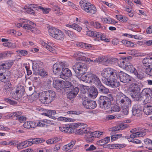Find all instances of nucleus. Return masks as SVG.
<instances>
[{"label": "nucleus", "instance_id": "nucleus-24", "mask_svg": "<svg viewBox=\"0 0 152 152\" xmlns=\"http://www.w3.org/2000/svg\"><path fill=\"white\" fill-rule=\"evenodd\" d=\"M88 92L89 96L93 99L96 98L98 94L97 88L94 86L90 87L89 89Z\"/></svg>", "mask_w": 152, "mask_h": 152}, {"label": "nucleus", "instance_id": "nucleus-51", "mask_svg": "<svg viewBox=\"0 0 152 152\" xmlns=\"http://www.w3.org/2000/svg\"><path fill=\"white\" fill-rule=\"evenodd\" d=\"M74 144V143H69L63 146V149L65 151L68 150L72 148Z\"/></svg>", "mask_w": 152, "mask_h": 152}, {"label": "nucleus", "instance_id": "nucleus-16", "mask_svg": "<svg viewBox=\"0 0 152 152\" xmlns=\"http://www.w3.org/2000/svg\"><path fill=\"white\" fill-rule=\"evenodd\" d=\"M143 104L134 105L132 108V113L134 116H140L141 115L143 109Z\"/></svg>", "mask_w": 152, "mask_h": 152}, {"label": "nucleus", "instance_id": "nucleus-36", "mask_svg": "<svg viewBox=\"0 0 152 152\" xmlns=\"http://www.w3.org/2000/svg\"><path fill=\"white\" fill-rule=\"evenodd\" d=\"M89 132L87 134H90L89 135L93 137V138L98 137L100 136L103 134L102 132H100L98 131H96L94 132H91L90 129H89Z\"/></svg>", "mask_w": 152, "mask_h": 152}, {"label": "nucleus", "instance_id": "nucleus-62", "mask_svg": "<svg viewBox=\"0 0 152 152\" xmlns=\"http://www.w3.org/2000/svg\"><path fill=\"white\" fill-rule=\"evenodd\" d=\"M39 6H38L37 4H29L28 5V7L25 6V8L26 9H27V8L28 7L29 8H31L32 9V8H35V9H36V10H38L39 9H38V7Z\"/></svg>", "mask_w": 152, "mask_h": 152}, {"label": "nucleus", "instance_id": "nucleus-26", "mask_svg": "<svg viewBox=\"0 0 152 152\" xmlns=\"http://www.w3.org/2000/svg\"><path fill=\"white\" fill-rule=\"evenodd\" d=\"M13 63L12 61H8L3 63H1L0 64V69H2L4 70L9 69L13 65Z\"/></svg>", "mask_w": 152, "mask_h": 152}, {"label": "nucleus", "instance_id": "nucleus-18", "mask_svg": "<svg viewBox=\"0 0 152 152\" xmlns=\"http://www.w3.org/2000/svg\"><path fill=\"white\" fill-rule=\"evenodd\" d=\"M65 67L64 63V62L56 63L54 64L53 66V72L56 74L59 72L62 71Z\"/></svg>", "mask_w": 152, "mask_h": 152}, {"label": "nucleus", "instance_id": "nucleus-58", "mask_svg": "<svg viewBox=\"0 0 152 152\" xmlns=\"http://www.w3.org/2000/svg\"><path fill=\"white\" fill-rule=\"evenodd\" d=\"M72 28L78 32H80L82 30L81 27L76 23L72 24Z\"/></svg>", "mask_w": 152, "mask_h": 152}, {"label": "nucleus", "instance_id": "nucleus-35", "mask_svg": "<svg viewBox=\"0 0 152 152\" xmlns=\"http://www.w3.org/2000/svg\"><path fill=\"white\" fill-rule=\"evenodd\" d=\"M142 94L147 96L146 98H148V99L149 97L148 96H151L150 97L151 98V96H152V89H151L150 88H145L143 89L142 91Z\"/></svg>", "mask_w": 152, "mask_h": 152}, {"label": "nucleus", "instance_id": "nucleus-4", "mask_svg": "<svg viewBox=\"0 0 152 152\" xmlns=\"http://www.w3.org/2000/svg\"><path fill=\"white\" fill-rule=\"evenodd\" d=\"M79 3L81 8L87 13L92 15L96 12V7L86 1L81 0Z\"/></svg>", "mask_w": 152, "mask_h": 152}, {"label": "nucleus", "instance_id": "nucleus-15", "mask_svg": "<svg viewBox=\"0 0 152 152\" xmlns=\"http://www.w3.org/2000/svg\"><path fill=\"white\" fill-rule=\"evenodd\" d=\"M60 77L65 80H68L69 77L72 75L71 71L68 68H64L61 71Z\"/></svg>", "mask_w": 152, "mask_h": 152}, {"label": "nucleus", "instance_id": "nucleus-43", "mask_svg": "<svg viewBox=\"0 0 152 152\" xmlns=\"http://www.w3.org/2000/svg\"><path fill=\"white\" fill-rule=\"evenodd\" d=\"M121 110V108L119 106L116 105H114L112 106L109 110L110 113H113L115 112H118Z\"/></svg>", "mask_w": 152, "mask_h": 152}, {"label": "nucleus", "instance_id": "nucleus-10", "mask_svg": "<svg viewBox=\"0 0 152 152\" xmlns=\"http://www.w3.org/2000/svg\"><path fill=\"white\" fill-rule=\"evenodd\" d=\"M119 75L120 81L123 83H131L134 81L133 78L122 71L119 72Z\"/></svg>", "mask_w": 152, "mask_h": 152}, {"label": "nucleus", "instance_id": "nucleus-20", "mask_svg": "<svg viewBox=\"0 0 152 152\" xmlns=\"http://www.w3.org/2000/svg\"><path fill=\"white\" fill-rule=\"evenodd\" d=\"M129 86V92L139 91L140 88L139 86L137 84L136 80L134 79V82H131Z\"/></svg>", "mask_w": 152, "mask_h": 152}, {"label": "nucleus", "instance_id": "nucleus-50", "mask_svg": "<svg viewBox=\"0 0 152 152\" xmlns=\"http://www.w3.org/2000/svg\"><path fill=\"white\" fill-rule=\"evenodd\" d=\"M11 95L12 96L14 99L18 100L19 99L20 94L16 90L15 91H13Z\"/></svg>", "mask_w": 152, "mask_h": 152}, {"label": "nucleus", "instance_id": "nucleus-5", "mask_svg": "<svg viewBox=\"0 0 152 152\" xmlns=\"http://www.w3.org/2000/svg\"><path fill=\"white\" fill-rule=\"evenodd\" d=\"M113 100L112 96L108 97L101 96L99 98L98 104L101 108L103 109H107L109 108L111 104V101Z\"/></svg>", "mask_w": 152, "mask_h": 152}, {"label": "nucleus", "instance_id": "nucleus-37", "mask_svg": "<svg viewBox=\"0 0 152 152\" xmlns=\"http://www.w3.org/2000/svg\"><path fill=\"white\" fill-rule=\"evenodd\" d=\"M80 128L76 130V134H83V133H86L87 134L88 133V132H89V128H87V129H85V126H80Z\"/></svg>", "mask_w": 152, "mask_h": 152}, {"label": "nucleus", "instance_id": "nucleus-2", "mask_svg": "<svg viewBox=\"0 0 152 152\" xmlns=\"http://www.w3.org/2000/svg\"><path fill=\"white\" fill-rule=\"evenodd\" d=\"M40 96V100L43 104H49L53 101L56 97L55 92L53 91H45Z\"/></svg>", "mask_w": 152, "mask_h": 152}, {"label": "nucleus", "instance_id": "nucleus-27", "mask_svg": "<svg viewBox=\"0 0 152 152\" xmlns=\"http://www.w3.org/2000/svg\"><path fill=\"white\" fill-rule=\"evenodd\" d=\"M63 82V81L61 80H54L53 81V86L58 90L61 89V88H62Z\"/></svg>", "mask_w": 152, "mask_h": 152}, {"label": "nucleus", "instance_id": "nucleus-64", "mask_svg": "<svg viewBox=\"0 0 152 152\" xmlns=\"http://www.w3.org/2000/svg\"><path fill=\"white\" fill-rule=\"evenodd\" d=\"M102 62H104V64H108L110 62V58H108L107 57H102Z\"/></svg>", "mask_w": 152, "mask_h": 152}, {"label": "nucleus", "instance_id": "nucleus-57", "mask_svg": "<svg viewBox=\"0 0 152 152\" xmlns=\"http://www.w3.org/2000/svg\"><path fill=\"white\" fill-rule=\"evenodd\" d=\"M59 129L60 130L61 132L70 133V128L64 127H60Z\"/></svg>", "mask_w": 152, "mask_h": 152}, {"label": "nucleus", "instance_id": "nucleus-23", "mask_svg": "<svg viewBox=\"0 0 152 152\" xmlns=\"http://www.w3.org/2000/svg\"><path fill=\"white\" fill-rule=\"evenodd\" d=\"M90 83H92L95 84L97 87L102 84L98 77L96 75L93 74L91 75Z\"/></svg>", "mask_w": 152, "mask_h": 152}, {"label": "nucleus", "instance_id": "nucleus-47", "mask_svg": "<svg viewBox=\"0 0 152 152\" xmlns=\"http://www.w3.org/2000/svg\"><path fill=\"white\" fill-rule=\"evenodd\" d=\"M16 90L20 95H23L24 94L25 92V89L24 87L21 86H18Z\"/></svg>", "mask_w": 152, "mask_h": 152}, {"label": "nucleus", "instance_id": "nucleus-12", "mask_svg": "<svg viewBox=\"0 0 152 152\" xmlns=\"http://www.w3.org/2000/svg\"><path fill=\"white\" fill-rule=\"evenodd\" d=\"M144 101L147 102L144 104L143 110L145 114L147 115H150L152 114V102L148 100V98H146Z\"/></svg>", "mask_w": 152, "mask_h": 152}, {"label": "nucleus", "instance_id": "nucleus-7", "mask_svg": "<svg viewBox=\"0 0 152 152\" xmlns=\"http://www.w3.org/2000/svg\"><path fill=\"white\" fill-rule=\"evenodd\" d=\"M50 35L53 38L60 40L64 39L65 35L61 30L55 28H51L48 30Z\"/></svg>", "mask_w": 152, "mask_h": 152}, {"label": "nucleus", "instance_id": "nucleus-55", "mask_svg": "<svg viewBox=\"0 0 152 152\" xmlns=\"http://www.w3.org/2000/svg\"><path fill=\"white\" fill-rule=\"evenodd\" d=\"M48 116L50 118H53V115H54L56 113V111L54 110H47ZM54 118L55 117H53Z\"/></svg>", "mask_w": 152, "mask_h": 152}, {"label": "nucleus", "instance_id": "nucleus-33", "mask_svg": "<svg viewBox=\"0 0 152 152\" xmlns=\"http://www.w3.org/2000/svg\"><path fill=\"white\" fill-rule=\"evenodd\" d=\"M22 113L20 111L13 112L9 114V116L15 120H17L19 116L21 115Z\"/></svg>", "mask_w": 152, "mask_h": 152}, {"label": "nucleus", "instance_id": "nucleus-30", "mask_svg": "<svg viewBox=\"0 0 152 152\" xmlns=\"http://www.w3.org/2000/svg\"><path fill=\"white\" fill-rule=\"evenodd\" d=\"M63 81L62 88H64L65 90L69 91L73 89L74 87L70 82L67 80Z\"/></svg>", "mask_w": 152, "mask_h": 152}, {"label": "nucleus", "instance_id": "nucleus-34", "mask_svg": "<svg viewBox=\"0 0 152 152\" xmlns=\"http://www.w3.org/2000/svg\"><path fill=\"white\" fill-rule=\"evenodd\" d=\"M45 140L42 138H36L33 139H30L28 140H26L24 142H45Z\"/></svg>", "mask_w": 152, "mask_h": 152}, {"label": "nucleus", "instance_id": "nucleus-59", "mask_svg": "<svg viewBox=\"0 0 152 152\" xmlns=\"http://www.w3.org/2000/svg\"><path fill=\"white\" fill-rule=\"evenodd\" d=\"M122 136L121 134H117L111 136V141L113 142L115 140L118 139V137H121Z\"/></svg>", "mask_w": 152, "mask_h": 152}, {"label": "nucleus", "instance_id": "nucleus-9", "mask_svg": "<svg viewBox=\"0 0 152 152\" xmlns=\"http://www.w3.org/2000/svg\"><path fill=\"white\" fill-rule=\"evenodd\" d=\"M80 99L83 101V104L87 109H94L96 106L95 101L88 99L87 97L82 94L80 96Z\"/></svg>", "mask_w": 152, "mask_h": 152}, {"label": "nucleus", "instance_id": "nucleus-56", "mask_svg": "<svg viewBox=\"0 0 152 152\" xmlns=\"http://www.w3.org/2000/svg\"><path fill=\"white\" fill-rule=\"evenodd\" d=\"M38 9H41L43 13L47 14L49 13V12L50 10V9L48 8H44L41 6H39Z\"/></svg>", "mask_w": 152, "mask_h": 152}, {"label": "nucleus", "instance_id": "nucleus-28", "mask_svg": "<svg viewBox=\"0 0 152 152\" xmlns=\"http://www.w3.org/2000/svg\"><path fill=\"white\" fill-rule=\"evenodd\" d=\"M25 26H23V28L27 30H30L31 32L34 33L35 32V28H34L35 26L34 23L30 21H28V24H26Z\"/></svg>", "mask_w": 152, "mask_h": 152}, {"label": "nucleus", "instance_id": "nucleus-49", "mask_svg": "<svg viewBox=\"0 0 152 152\" xmlns=\"http://www.w3.org/2000/svg\"><path fill=\"white\" fill-rule=\"evenodd\" d=\"M94 24V27L96 28H101L103 30L106 29V27L104 26H102L101 24L98 22H95Z\"/></svg>", "mask_w": 152, "mask_h": 152}, {"label": "nucleus", "instance_id": "nucleus-19", "mask_svg": "<svg viewBox=\"0 0 152 152\" xmlns=\"http://www.w3.org/2000/svg\"><path fill=\"white\" fill-rule=\"evenodd\" d=\"M65 67L64 63V62L56 63L54 64L53 66V72L56 74L59 72L62 71Z\"/></svg>", "mask_w": 152, "mask_h": 152}, {"label": "nucleus", "instance_id": "nucleus-42", "mask_svg": "<svg viewBox=\"0 0 152 152\" xmlns=\"http://www.w3.org/2000/svg\"><path fill=\"white\" fill-rule=\"evenodd\" d=\"M42 45L45 48H46L48 50L52 53H56V50L50 46L48 45L47 44L44 42L42 43Z\"/></svg>", "mask_w": 152, "mask_h": 152}, {"label": "nucleus", "instance_id": "nucleus-61", "mask_svg": "<svg viewBox=\"0 0 152 152\" xmlns=\"http://www.w3.org/2000/svg\"><path fill=\"white\" fill-rule=\"evenodd\" d=\"M64 32L66 35L70 38H72L74 37V35L73 33L70 31L65 30Z\"/></svg>", "mask_w": 152, "mask_h": 152}, {"label": "nucleus", "instance_id": "nucleus-44", "mask_svg": "<svg viewBox=\"0 0 152 152\" xmlns=\"http://www.w3.org/2000/svg\"><path fill=\"white\" fill-rule=\"evenodd\" d=\"M121 42L124 44L127 47H134V44L131 41L125 40H123Z\"/></svg>", "mask_w": 152, "mask_h": 152}, {"label": "nucleus", "instance_id": "nucleus-8", "mask_svg": "<svg viewBox=\"0 0 152 152\" xmlns=\"http://www.w3.org/2000/svg\"><path fill=\"white\" fill-rule=\"evenodd\" d=\"M116 103L119 106H121L131 104V100L122 93H119L116 96Z\"/></svg>", "mask_w": 152, "mask_h": 152}, {"label": "nucleus", "instance_id": "nucleus-54", "mask_svg": "<svg viewBox=\"0 0 152 152\" xmlns=\"http://www.w3.org/2000/svg\"><path fill=\"white\" fill-rule=\"evenodd\" d=\"M133 74L139 79L142 80L144 77L143 76L142 74L138 72L137 70Z\"/></svg>", "mask_w": 152, "mask_h": 152}, {"label": "nucleus", "instance_id": "nucleus-45", "mask_svg": "<svg viewBox=\"0 0 152 152\" xmlns=\"http://www.w3.org/2000/svg\"><path fill=\"white\" fill-rule=\"evenodd\" d=\"M24 143H19L17 145V147L18 149H21L23 148H25L27 146H28V145H31L34 143H28V145H27V143H26V144H23Z\"/></svg>", "mask_w": 152, "mask_h": 152}, {"label": "nucleus", "instance_id": "nucleus-41", "mask_svg": "<svg viewBox=\"0 0 152 152\" xmlns=\"http://www.w3.org/2000/svg\"><path fill=\"white\" fill-rule=\"evenodd\" d=\"M131 104H128L127 105H124L121 106L122 109V112L124 115H127L129 113V107Z\"/></svg>", "mask_w": 152, "mask_h": 152}, {"label": "nucleus", "instance_id": "nucleus-46", "mask_svg": "<svg viewBox=\"0 0 152 152\" xmlns=\"http://www.w3.org/2000/svg\"><path fill=\"white\" fill-rule=\"evenodd\" d=\"M3 45L5 47L12 48H14L16 46L15 44L8 42H6L3 43Z\"/></svg>", "mask_w": 152, "mask_h": 152}, {"label": "nucleus", "instance_id": "nucleus-25", "mask_svg": "<svg viewBox=\"0 0 152 152\" xmlns=\"http://www.w3.org/2000/svg\"><path fill=\"white\" fill-rule=\"evenodd\" d=\"M142 62L143 66L152 69V57H146L144 58Z\"/></svg>", "mask_w": 152, "mask_h": 152}, {"label": "nucleus", "instance_id": "nucleus-40", "mask_svg": "<svg viewBox=\"0 0 152 152\" xmlns=\"http://www.w3.org/2000/svg\"><path fill=\"white\" fill-rule=\"evenodd\" d=\"M77 45L80 48H83L86 49H90L92 47V45H91L84 43L83 42L77 43Z\"/></svg>", "mask_w": 152, "mask_h": 152}, {"label": "nucleus", "instance_id": "nucleus-38", "mask_svg": "<svg viewBox=\"0 0 152 152\" xmlns=\"http://www.w3.org/2000/svg\"><path fill=\"white\" fill-rule=\"evenodd\" d=\"M145 134V132H137L132 134L130 135V137L132 139H134V138L135 137H142Z\"/></svg>", "mask_w": 152, "mask_h": 152}, {"label": "nucleus", "instance_id": "nucleus-63", "mask_svg": "<svg viewBox=\"0 0 152 152\" xmlns=\"http://www.w3.org/2000/svg\"><path fill=\"white\" fill-rule=\"evenodd\" d=\"M110 140L109 137H107L103 139L100 140L97 142H108Z\"/></svg>", "mask_w": 152, "mask_h": 152}, {"label": "nucleus", "instance_id": "nucleus-13", "mask_svg": "<svg viewBox=\"0 0 152 152\" xmlns=\"http://www.w3.org/2000/svg\"><path fill=\"white\" fill-rule=\"evenodd\" d=\"M130 94L132 97L135 101H137L138 102L141 103L144 102V99L141 94L139 91H136L130 92Z\"/></svg>", "mask_w": 152, "mask_h": 152}, {"label": "nucleus", "instance_id": "nucleus-22", "mask_svg": "<svg viewBox=\"0 0 152 152\" xmlns=\"http://www.w3.org/2000/svg\"><path fill=\"white\" fill-rule=\"evenodd\" d=\"M79 90V89L77 87L70 90L67 95V98L70 99L75 98L78 94Z\"/></svg>", "mask_w": 152, "mask_h": 152}, {"label": "nucleus", "instance_id": "nucleus-39", "mask_svg": "<svg viewBox=\"0 0 152 152\" xmlns=\"http://www.w3.org/2000/svg\"><path fill=\"white\" fill-rule=\"evenodd\" d=\"M36 123L33 122L27 121L25 122L23 124V126L27 129L34 128L36 126Z\"/></svg>", "mask_w": 152, "mask_h": 152}, {"label": "nucleus", "instance_id": "nucleus-14", "mask_svg": "<svg viewBox=\"0 0 152 152\" xmlns=\"http://www.w3.org/2000/svg\"><path fill=\"white\" fill-rule=\"evenodd\" d=\"M107 143H104L102 144L101 143H97L98 145L103 146V148L110 149H121L125 147L126 145L125 144H107Z\"/></svg>", "mask_w": 152, "mask_h": 152}, {"label": "nucleus", "instance_id": "nucleus-60", "mask_svg": "<svg viewBox=\"0 0 152 152\" xmlns=\"http://www.w3.org/2000/svg\"><path fill=\"white\" fill-rule=\"evenodd\" d=\"M87 135L85 137L86 142H92L94 139V138L91 136L89 135L90 134H87Z\"/></svg>", "mask_w": 152, "mask_h": 152}, {"label": "nucleus", "instance_id": "nucleus-1", "mask_svg": "<svg viewBox=\"0 0 152 152\" xmlns=\"http://www.w3.org/2000/svg\"><path fill=\"white\" fill-rule=\"evenodd\" d=\"M72 69L75 72L77 77L81 75L79 78L80 80L86 83H90L91 75H86L85 73L87 69V65L85 63L78 62L73 65Z\"/></svg>", "mask_w": 152, "mask_h": 152}, {"label": "nucleus", "instance_id": "nucleus-3", "mask_svg": "<svg viewBox=\"0 0 152 152\" xmlns=\"http://www.w3.org/2000/svg\"><path fill=\"white\" fill-rule=\"evenodd\" d=\"M117 72L116 70L111 68L104 69L101 73V75L103 77L102 78L103 82L106 84V83L113 77L114 75H116Z\"/></svg>", "mask_w": 152, "mask_h": 152}, {"label": "nucleus", "instance_id": "nucleus-31", "mask_svg": "<svg viewBox=\"0 0 152 152\" xmlns=\"http://www.w3.org/2000/svg\"><path fill=\"white\" fill-rule=\"evenodd\" d=\"M85 126V127H86L87 125L86 124H85L84 123H72L70 124V125L69 126V128H70V133H72V129H75L76 128H79L80 126ZM73 132V131H72Z\"/></svg>", "mask_w": 152, "mask_h": 152}, {"label": "nucleus", "instance_id": "nucleus-17", "mask_svg": "<svg viewBox=\"0 0 152 152\" xmlns=\"http://www.w3.org/2000/svg\"><path fill=\"white\" fill-rule=\"evenodd\" d=\"M10 73L7 70H4L2 69H0V80L2 82H5L9 77L7 75V73Z\"/></svg>", "mask_w": 152, "mask_h": 152}, {"label": "nucleus", "instance_id": "nucleus-52", "mask_svg": "<svg viewBox=\"0 0 152 152\" xmlns=\"http://www.w3.org/2000/svg\"><path fill=\"white\" fill-rule=\"evenodd\" d=\"M61 139L60 138H58V137H55L52 139H49L46 141V142H58L60 141Z\"/></svg>", "mask_w": 152, "mask_h": 152}, {"label": "nucleus", "instance_id": "nucleus-6", "mask_svg": "<svg viewBox=\"0 0 152 152\" xmlns=\"http://www.w3.org/2000/svg\"><path fill=\"white\" fill-rule=\"evenodd\" d=\"M123 59L118 62V64L120 67L125 69L130 73L133 74L136 70L132 64L130 63L126 60L128 59L126 57H122Z\"/></svg>", "mask_w": 152, "mask_h": 152}, {"label": "nucleus", "instance_id": "nucleus-29", "mask_svg": "<svg viewBox=\"0 0 152 152\" xmlns=\"http://www.w3.org/2000/svg\"><path fill=\"white\" fill-rule=\"evenodd\" d=\"M74 55L77 61L80 60L84 61L86 59L85 56L86 55L85 53L81 52H76L74 53Z\"/></svg>", "mask_w": 152, "mask_h": 152}, {"label": "nucleus", "instance_id": "nucleus-48", "mask_svg": "<svg viewBox=\"0 0 152 152\" xmlns=\"http://www.w3.org/2000/svg\"><path fill=\"white\" fill-rule=\"evenodd\" d=\"M37 73L42 77H45L47 76L48 73L44 69H40L39 72H37Z\"/></svg>", "mask_w": 152, "mask_h": 152}, {"label": "nucleus", "instance_id": "nucleus-21", "mask_svg": "<svg viewBox=\"0 0 152 152\" xmlns=\"http://www.w3.org/2000/svg\"><path fill=\"white\" fill-rule=\"evenodd\" d=\"M12 88V86L11 82L8 80L5 83L3 88L2 94L3 95H7L9 91Z\"/></svg>", "mask_w": 152, "mask_h": 152}, {"label": "nucleus", "instance_id": "nucleus-53", "mask_svg": "<svg viewBox=\"0 0 152 152\" xmlns=\"http://www.w3.org/2000/svg\"><path fill=\"white\" fill-rule=\"evenodd\" d=\"M17 53L20 56H24L28 54V51L26 50H18L17 51Z\"/></svg>", "mask_w": 152, "mask_h": 152}, {"label": "nucleus", "instance_id": "nucleus-11", "mask_svg": "<svg viewBox=\"0 0 152 152\" xmlns=\"http://www.w3.org/2000/svg\"><path fill=\"white\" fill-rule=\"evenodd\" d=\"M118 73L113 77L111 78L110 80L106 83V85L110 86L112 88H115L118 87L120 84L118 80Z\"/></svg>", "mask_w": 152, "mask_h": 152}, {"label": "nucleus", "instance_id": "nucleus-32", "mask_svg": "<svg viewBox=\"0 0 152 152\" xmlns=\"http://www.w3.org/2000/svg\"><path fill=\"white\" fill-rule=\"evenodd\" d=\"M97 88L98 89L99 93L102 94H107L109 92V89L105 87L102 84Z\"/></svg>", "mask_w": 152, "mask_h": 152}]
</instances>
